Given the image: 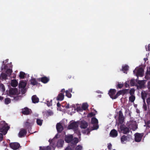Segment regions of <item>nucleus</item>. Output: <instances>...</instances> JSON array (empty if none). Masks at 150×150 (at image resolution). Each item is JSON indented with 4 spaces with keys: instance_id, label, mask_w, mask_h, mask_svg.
I'll list each match as a JSON object with an SVG mask.
<instances>
[{
    "instance_id": "nucleus-1",
    "label": "nucleus",
    "mask_w": 150,
    "mask_h": 150,
    "mask_svg": "<svg viewBox=\"0 0 150 150\" xmlns=\"http://www.w3.org/2000/svg\"><path fill=\"white\" fill-rule=\"evenodd\" d=\"M9 128V127L8 126L7 124L4 121L0 123V132L2 134L0 133V141H2L3 139L2 134L5 135Z\"/></svg>"
},
{
    "instance_id": "nucleus-2",
    "label": "nucleus",
    "mask_w": 150,
    "mask_h": 150,
    "mask_svg": "<svg viewBox=\"0 0 150 150\" xmlns=\"http://www.w3.org/2000/svg\"><path fill=\"white\" fill-rule=\"evenodd\" d=\"M116 92V90L115 89H110L109 90L108 94L110 97V98L112 99H116L118 97V96H117V93L115 95Z\"/></svg>"
},
{
    "instance_id": "nucleus-3",
    "label": "nucleus",
    "mask_w": 150,
    "mask_h": 150,
    "mask_svg": "<svg viewBox=\"0 0 150 150\" xmlns=\"http://www.w3.org/2000/svg\"><path fill=\"white\" fill-rule=\"evenodd\" d=\"M91 123L93 124V126L92 127V130L97 129L99 127L98 125V120L95 117H93L91 119Z\"/></svg>"
},
{
    "instance_id": "nucleus-4",
    "label": "nucleus",
    "mask_w": 150,
    "mask_h": 150,
    "mask_svg": "<svg viewBox=\"0 0 150 150\" xmlns=\"http://www.w3.org/2000/svg\"><path fill=\"white\" fill-rule=\"evenodd\" d=\"M120 129L122 132L125 134L129 133L130 132L129 128L126 126V125L124 124H122L121 125Z\"/></svg>"
},
{
    "instance_id": "nucleus-5",
    "label": "nucleus",
    "mask_w": 150,
    "mask_h": 150,
    "mask_svg": "<svg viewBox=\"0 0 150 150\" xmlns=\"http://www.w3.org/2000/svg\"><path fill=\"white\" fill-rule=\"evenodd\" d=\"M49 142H50V146H47V150H51L52 149L54 150L56 147L55 143L54 140L52 139L51 140H49Z\"/></svg>"
},
{
    "instance_id": "nucleus-6",
    "label": "nucleus",
    "mask_w": 150,
    "mask_h": 150,
    "mask_svg": "<svg viewBox=\"0 0 150 150\" xmlns=\"http://www.w3.org/2000/svg\"><path fill=\"white\" fill-rule=\"evenodd\" d=\"M78 127V122H76L71 123L68 126L69 129H73L74 130L77 129Z\"/></svg>"
},
{
    "instance_id": "nucleus-7",
    "label": "nucleus",
    "mask_w": 150,
    "mask_h": 150,
    "mask_svg": "<svg viewBox=\"0 0 150 150\" xmlns=\"http://www.w3.org/2000/svg\"><path fill=\"white\" fill-rule=\"evenodd\" d=\"M144 134L137 133L134 134V140L136 142H139L141 141L143 137Z\"/></svg>"
},
{
    "instance_id": "nucleus-8",
    "label": "nucleus",
    "mask_w": 150,
    "mask_h": 150,
    "mask_svg": "<svg viewBox=\"0 0 150 150\" xmlns=\"http://www.w3.org/2000/svg\"><path fill=\"white\" fill-rule=\"evenodd\" d=\"M18 89L16 88H11L9 90L8 95L10 97L17 94Z\"/></svg>"
},
{
    "instance_id": "nucleus-9",
    "label": "nucleus",
    "mask_w": 150,
    "mask_h": 150,
    "mask_svg": "<svg viewBox=\"0 0 150 150\" xmlns=\"http://www.w3.org/2000/svg\"><path fill=\"white\" fill-rule=\"evenodd\" d=\"M10 147L13 149H18L19 147H21L20 144L18 142L11 143L10 144Z\"/></svg>"
},
{
    "instance_id": "nucleus-10",
    "label": "nucleus",
    "mask_w": 150,
    "mask_h": 150,
    "mask_svg": "<svg viewBox=\"0 0 150 150\" xmlns=\"http://www.w3.org/2000/svg\"><path fill=\"white\" fill-rule=\"evenodd\" d=\"M129 89H124L120 90L117 91V96L118 97L121 95H123L128 93H129Z\"/></svg>"
},
{
    "instance_id": "nucleus-11",
    "label": "nucleus",
    "mask_w": 150,
    "mask_h": 150,
    "mask_svg": "<svg viewBox=\"0 0 150 150\" xmlns=\"http://www.w3.org/2000/svg\"><path fill=\"white\" fill-rule=\"evenodd\" d=\"M31 110L27 107H25L22 109V113L24 115H28L31 113Z\"/></svg>"
},
{
    "instance_id": "nucleus-12",
    "label": "nucleus",
    "mask_w": 150,
    "mask_h": 150,
    "mask_svg": "<svg viewBox=\"0 0 150 150\" xmlns=\"http://www.w3.org/2000/svg\"><path fill=\"white\" fill-rule=\"evenodd\" d=\"M118 115L119 122L120 123H122L124 121V117L123 113L121 110H120L119 112Z\"/></svg>"
},
{
    "instance_id": "nucleus-13",
    "label": "nucleus",
    "mask_w": 150,
    "mask_h": 150,
    "mask_svg": "<svg viewBox=\"0 0 150 150\" xmlns=\"http://www.w3.org/2000/svg\"><path fill=\"white\" fill-rule=\"evenodd\" d=\"M56 129L58 132H61L63 130V127L60 123H58L56 125Z\"/></svg>"
},
{
    "instance_id": "nucleus-14",
    "label": "nucleus",
    "mask_w": 150,
    "mask_h": 150,
    "mask_svg": "<svg viewBox=\"0 0 150 150\" xmlns=\"http://www.w3.org/2000/svg\"><path fill=\"white\" fill-rule=\"evenodd\" d=\"M27 131L24 129H22L19 132L18 135L19 137H22L24 136L27 134Z\"/></svg>"
},
{
    "instance_id": "nucleus-15",
    "label": "nucleus",
    "mask_w": 150,
    "mask_h": 150,
    "mask_svg": "<svg viewBox=\"0 0 150 150\" xmlns=\"http://www.w3.org/2000/svg\"><path fill=\"white\" fill-rule=\"evenodd\" d=\"M138 85L137 86L138 89H142L144 87V83L143 80H139L138 81Z\"/></svg>"
},
{
    "instance_id": "nucleus-16",
    "label": "nucleus",
    "mask_w": 150,
    "mask_h": 150,
    "mask_svg": "<svg viewBox=\"0 0 150 150\" xmlns=\"http://www.w3.org/2000/svg\"><path fill=\"white\" fill-rule=\"evenodd\" d=\"M110 136L112 137H116L117 136V132L115 129H113L110 131Z\"/></svg>"
},
{
    "instance_id": "nucleus-17",
    "label": "nucleus",
    "mask_w": 150,
    "mask_h": 150,
    "mask_svg": "<svg viewBox=\"0 0 150 150\" xmlns=\"http://www.w3.org/2000/svg\"><path fill=\"white\" fill-rule=\"evenodd\" d=\"M73 138V136L72 135L66 136L65 138V141L67 143H69L71 142Z\"/></svg>"
},
{
    "instance_id": "nucleus-18",
    "label": "nucleus",
    "mask_w": 150,
    "mask_h": 150,
    "mask_svg": "<svg viewBox=\"0 0 150 150\" xmlns=\"http://www.w3.org/2000/svg\"><path fill=\"white\" fill-rule=\"evenodd\" d=\"M28 120H29L25 123V127L28 129V131L30 133V131L31 130L32 128L31 123L28 121Z\"/></svg>"
},
{
    "instance_id": "nucleus-19",
    "label": "nucleus",
    "mask_w": 150,
    "mask_h": 150,
    "mask_svg": "<svg viewBox=\"0 0 150 150\" xmlns=\"http://www.w3.org/2000/svg\"><path fill=\"white\" fill-rule=\"evenodd\" d=\"M64 95L62 93H60L57 97L56 100L58 101H62L64 98Z\"/></svg>"
},
{
    "instance_id": "nucleus-20",
    "label": "nucleus",
    "mask_w": 150,
    "mask_h": 150,
    "mask_svg": "<svg viewBox=\"0 0 150 150\" xmlns=\"http://www.w3.org/2000/svg\"><path fill=\"white\" fill-rule=\"evenodd\" d=\"M87 123L85 121H82L81 122L80 127L82 129H85L88 126Z\"/></svg>"
},
{
    "instance_id": "nucleus-21",
    "label": "nucleus",
    "mask_w": 150,
    "mask_h": 150,
    "mask_svg": "<svg viewBox=\"0 0 150 150\" xmlns=\"http://www.w3.org/2000/svg\"><path fill=\"white\" fill-rule=\"evenodd\" d=\"M32 102L35 103H38L39 101V99L36 95L33 96L32 97Z\"/></svg>"
},
{
    "instance_id": "nucleus-22",
    "label": "nucleus",
    "mask_w": 150,
    "mask_h": 150,
    "mask_svg": "<svg viewBox=\"0 0 150 150\" xmlns=\"http://www.w3.org/2000/svg\"><path fill=\"white\" fill-rule=\"evenodd\" d=\"M144 70L142 68H140L137 70V74L141 76H142L143 75Z\"/></svg>"
},
{
    "instance_id": "nucleus-23",
    "label": "nucleus",
    "mask_w": 150,
    "mask_h": 150,
    "mask_svg": "<svg viewBox=\"0 0 150 150\" xmlns=\"http://www.w3.org/2000/svg\"><path fill=\"white\" fill-rule=\"evenodd\" d=\"M18 85V82L16 79L12 80L11 82V85L13 87H16Z\"/></svg>"
},
{
    "instance_id": "nucleus-24",
    "label": "nucleus",
    "mask_w": 150,
    "mask_h": 150,
    "mask_svg": "<svg viewBox=\"0 0 150 150\" xmlns=\"http://www.w3.org/2000/svg\"><path fill=\"white\" fill-rule=\"evenodd\" d=\"M8 75L4 73H2L0 75V78L1 79L6 80L7 79Z\"/></svg>"
},
{
    "instance_id": "nucleus-25",
    "label": "nucleus",
    "mask_w": 150,
    "mask_h": 150,
    "mask_svg": "<svg viewBox=\"0 0 150 150\" xmlns=\"http://www.w3.org/2000/svg\"><path fill=\"white\" fill-rule=\"evenodd\" d=\"M26 85V83L25 82L23 81H21L19 84V86L21 88H24Z\"/></svg>"
},
{
    "instance_id": "nucleus-26",
    "label": "nucleus",
    "mask_w": 150,
    "mask_h": 150,
    "mask_svg": "<svg viewBox=\"0 0 150 150\" xmlns=\"http://www.w3.org/2000/svg\"><path fill=\"white\" fill-rule=\"evenodd\" d=\"M30 83L33 85H35L38 84V82L36 81L35 79L33 78L32 79L30 80Z\"/></svg>"
},
{
    "instance_id": "nucleus-27",
    "label": "nucleus",
    "mask_w": 150,
    "mask_h": 150,
    "mask_svg": "<svg viewBox=\"0 0 150 150\" xmlns=\"http://www.w3.org/2000/svg\"><path fill=\"white\" fill-rule=\"evenodd\" d=\"M129 67L127 65H125L122 67V70L124 73H126V72L128 70Z\"/></svg>"
},
{
    "instance_id": "nucleus-28",
    "label": "nucleus",
    "mask_w": 150,
    "mask_h": 150,
    "mask_svg": "<svg viewBox=\"0 0 150 150\" xmlns=\"http://www.w3.org/2000/svg\"><path fill=\"white\" fill-rule=\"evenodd\" d=\"M127 137L125 135H123L121 137V140L122 143H124L125 141L127 140Z\"/></svg>"
},
{
    "instance_id": "nucleus-29",
    "label": "nucleus",
    "mask_w": 150,
    "mask_h": 150,
    "mask_svg": "<svg viewBox=\"0 0 150 150\" xmlns=\"http://www.w3.org/2000/svg\"><path fill=\"white\" fill-rule=\"evenodd\" d=\"M64 143V141L62 140H59L57 143V146L58 147H62Z\"/></svg>"
},
{
    "instance_id": "nucleus-30",
    "label": "nucleus",
    "mask_w": 150,
    "mask_h": 150,
    "mask_svg": "<svg viewBox=\"0 0 150 150\" xmlns=\"http://www.w3.org/2000/svg\"><path fill=\"white\" fill-rule=\"evenodd\" d=\"M42 120H40L39 119H37L36 120V123L37 124L40 126L42 125Z\"/></svg>"
},
{
    "instance_id": "nucleus-31",
    "label": "nucleus",
    "mask_w": 150,
    "mask_h": 150,
    "mask_svg": "<svg viewBox=\"0 0 150 150\" xmlns=\"http://www.w3.org/2000/svg\"><path fill=\"white\" fill-rule=\"evenodd\" d=\"M71 142L73 144L76 145L78 142V139L77 138H74L73 139Z\"/></svg>"
},
{
    "instance_id": "nucleus-32",
    "label": "nucleus",
    "mask_w": 150,
    "mask_h": 150,
    "mask_svg": "<svg viewBox=\"0 0 150 150\" xmlns=\"http://www.w3.org/2000/svg\"><path fill=\"white\" fill-rule=\"evenodd\" d=\"M135 99V96L134 95H131L129 98V100L131 102H133Z\"/></svg>"
},
{
    "instance_id": "nucleus-33",
    "label": "nucleus",
    "mask_w": 150,
    "mask_h": 150,
    "mask_svg": "<svg viewBox=\"0 0 150 150\" xmlns=\"http://www.w3.org/2000/svg\"><path fill=\"white\" fill-rule=\"evenodd\" d=\"M88 105L87 103H84L82 106V109L84 110H86L88 108Z\"/></svg>"
},
{
    "instance_id": "nucleus-34",
    "label": "nucleus",
    "mask_w": 150,
    "mask_h": 150,
    "mask_svg": "<svg viewBox=\"0 0 150 150\" xmlns=\"http://www.w3.org/2000/svg\"><path fill=\"white\" fill-rule=\"evenodd\" d=\"M25 74L23 72L20 71V74L19 75V77L21 79H23L25 77Z\"/></svg>"
},
{
    "instance_id": "nucleus-35",
    "label": "nucleus",
    "mask_w": 150,
    "mask_h": 150,
    "mask_svg": "<svg viewBox=\"0 0 150 150\" xmlns=\"http://www.w3.org/2000/svg\"><path fill=\"white\" fill-rule=\"evenodd\" d=\"M4 102L5 104H8L11 102V99L9 98H6L5 99Z\"/></svg>"
},
{
    "instance_id": "nucleus-36",
    "label": "nucleus",
    "mask_w": 150,
    "mask_h": 150,
    "mask_svg": "<svg viewBox=\"0 0 150 150\" xmlns=\"http://www.w3.org/2000/svg\"><path fill=\"white\" fill-rule=\"evenodd\" d=\"M41 81L44 83H47V77H42L41 78Z\"/></svg>"
},
{
    "instance_id": "nucleus-37",
    "label": "nucleus",
    "mask_w": 150,
    "mask_h": 150,
    "mask_svg": "<svg viewBox=\"0 0 150 150\" xmlns=\"http://www.w3.org/2000/svg\"><path fill=\"white\" fill-rule=\"evenodd\" d=\"M66 96L69 98H71V94L68 91H65Z\"/></svg>"
},
{
    "instance_id": "nucleus-38",
    "label": "nucleus",
    "mask_w": 150,
    "mask_h": 150,
    "mask_svg": "<svg viewBox=\"0 0 150 150\" xmlns=\"http://www.w3.org/2000/svg\"><path fill=\"white\" fill-rule=\"evenodd\" d=\"M12 72V70L10 69H7L6 71V73L9 76H10L11 75Z\"/></svg>"
},
{
    "instance_id": "nucleus-39",
    "label": "nucleus",
    "mask_w": 150,
    "mask_h": 150,
    "mask_svg": "<svg viewBox=\"0 0 150 150\" xmlns=\"http://www.w3.org/2000/svg\"><path fill=\"white\" fill-rule=\"evenodd\" d=\"M53 115V113L52 110H49L47 111V116H52Z\"/></svg>"
},
{
    "instance_id": "nucleus-40",
    "label": "nucleus",
    "mask_w": 150,
    "mask_h": 150,
    "mask_svg": "<svg viewBox=\"0 0 150 150\" xmlns=\"http://www.w3.org/2000/svg\"><path fill=\"white\" fill-rule=\"evenodd\" d=\"M135 81L134 79H132L130 81V83L131 86H134L135 85Z\"/></svg>"
},
{
    "instance_id": "nucleus-41",
    "label": "nucleus",
    "mask_w": 150,
    "mask_h": 150,
    "mask_svg": "<svg viewBox=\"0 0 150 150\" xmlns=\"http://www.w3.org/2000/svg\"><path fill=\"white\" fill-rule=\"evenodd\" d=\"M75 133H76L78 136H80L81 133L80 131L78 130V129H76V130H74Z\"/></svg>"
},
{
    "instance_id": "nucleus-42",
    "label": "nucleus",
    "mask_w": 150,
    "mask_h": 150,
    "mask_svg": "<svg viewBox=\"0 0 150 150\" xmlns=\"http://www.w3.org/2000/svg\"><path fill=\"white\" fill-rule=\"evenodd\" d=\"M141 96L142 98H145L147 94L146 93H144L143 92H142L141 93Z\"/></svg>"
},
{
    "instance_id": "nucleus-43",
    "label": "nucleus",
    "mask_w": 150,
    "mask_h": 150,
    "mask_svg": "<svg viewBox=\"0 0 150 150\" xmlns=\"http://www.w3.org/2000/svg\"><path fill=\"white\" fill-rule=\"evenodd\" d=\"M135 91V90L134 89L132 88L129 91V93L131 95H133Z\"/></svg>"
},
{
    "instance_id": "nucleus-44",
    "label": "nucleus",
    "mask_w": 150,
    "mask_h": 150,
    "mask_svg": "<svg viewBox=\"0 0 150 150\" xmlns=\"http://www.w3.org/2000/svg\"><path fill=\"white\" fill-rule=\"evenodd\" d=\"M146 74V76H150V67H149L147 69Z\"/></svg>"
},
{
    "instance_id": "nucleus-45",
    "label": "nucleus",
    "mask_w": 150,
    "mask_h": 150,
    "mask_svg": "<svg viewBox=\"0 0 150 150\" xmlns=\"http://www.w3.org/2000/svg\"><path fill=\"white\" fill-rule=\"evenodd\" d=\"M123 84H122V83H119L117 85V88H120V89H121V88L123 86Z\"/></svg>"
},
{
    "instance_id": "nucleus-46",
    "label": "nucleus",
    "mask_w": 150,
    "mask_h": 150,
    "mask_svg": "<svg viewBox=\"0 0 150 150\" xmlns=\"http://www.w3.org/2000/svg\"><path fill=\"white\" fill-rule=\"evenodd\" d=\"M82 148V146L79 145L77 146L76 148V150H81Z\"/></svg>"
},
{
    "instance_id": "nucleus-47",
    "label": "nucleus",
    "mask_w": 150,
    "mask_h": 150,
    "mask_svg": "<svg viewBox=\"0 0 150 150\" xmlns=\"http://www.w3.org/2000/svg\"><path fill=\"white\" fill-rule=\"evenodd\" d=\"M143 108L144 110L146 111L147 110V106L146 103H144V104H143Z\"/></svg>"
},
{
    "instance_id": "nucleus-48",
    "label": "nucleus",
    "mask_w": 150,
    "mask_h": 150,
    "mask_svg": "<svg viewBox=\"0 0 150 150\" xmlns=\"http://www.w3.org/2000/svg\"><path fill=\"white\" fill-rule=\"evenodd\" d=\"M146 101L148 106H150V97L146 99Z\"/></svg>"
},
{
    "instance_id": "nucleus-49",
    "label": "nucleus",
    "mask_w": 150,
    "mask_h": 150,
    "mask_svg": "<svg viewBox=\"0 0 150 150\" xmlns=\"http://www.w3.org/2000/svg\"><path fill=\"white\" fill-rule=\"evenodd\" d=\"M40 150H47V147L40 146Z\"/></svg>"
},
{
    "instance_id": "nucleus-50",
    "label": "nucleus",
    "mask_w": 150,
    "mask_h": 150,
    "mask_svg": "<svg viewBox=\"0 0 150 150\" xmlns=\"http://www.w3.org/2000/svg\"><path fill=\"white\" fill-rule=\"evenodd\" d=\"M52 105V100H51L50 102L47 101V106H50Z\"/></svg>"
},
{
    "instance_id": "nucleus-51",
    "label": "nucleus",
    "mask_w": 150,
    "mask_h": 150,
    "mask_svg": "<svg viewBox=\"0 0 150 150\" xmlns=\"http://www.w3.org/2000/svg\"><path fill=\"white\" fill-rule=\"evenodd\" d=\"M19 97L18 96H16L14 97L13 99L14 100L16 101H17L19 99Z\"/></svg>"
},
{
    "instance_id": "nucleus-52",
    "label": "nucleus",
    "mask_w": 150,
    "mask_h": 150,
    "mask_svg": "<svg viewBox=\"0 0 150 150\" xmlns=\"http://www.w3.org/2000/svg\"><path fill=\"white\" fill-rule=\"evenodd\" d=\"M82 109V107H77L76 109L77 111H81Z\"/></svg>"
},
{
    "instance_id": "nucleus-53",
    "label": "nucleus",
    "mask_w": 150,
    "mask_h": 150,
    "mask_svg": "<svg viewBox=\"0 0 150 150\" xmlns=\"http://www.w3.org/2000/svg\"><path fill=\"white\" fill-rule=\"evenodd\" d=\"M0 86L1 87L2 89L4 91L5 90V87H4V86L3 84H1L0 85Z\"/></svg>"
},
{
    "instance_id": "nucleus-54",
    "label": "nucleus",
    "mask_w": 150,
    "mask_h": 150,
    "mask_svg": "<svg viewBox=\"0 0 150 150\" xmlns=\"http://www.w3.org/2000/svg\"><path fill=\"white\" fill-rule=\"evenodd\" d=\"M112 146V144L110 143L109 144H108V149L110 150Z\"/></svg>"
},
{
    "instance_id": "nucleus-55",
    "label": "nucleus",
    "mask_w": 150,
    "mask_h": 150,
    "mask_svg": "<svg viewBox=\"0 0 150 150\" xmlns=\"http://www.w3.org/2000/svg\"><path fill=\"white\" fill-rule=\"evenodd\" d=\"M125 86L126 88H127L129 87V85L126 82L125 83Z\"/></svg>"
},
{
    "instance_id": "nucleus-56",
    "label": "nucleus",
    "mask_w": 150,
    "mask_h": 150,
    "mask_svg": "<svg viewBox=\"0 0 150 150\" xmlns=\"http://www.w3.org/2000/svg\"><path fill=\"white\" fill-rule=\"evenodd\" d=\"M65 150H72V149L69 146H68L66 148Z\"/></svg>"
},
{
    "instance_id": "nucleus-57",
    "label": "nucleus",
    "mask_w": 150,
    "mask_h": 150,
    "mask_svg": "<svg viewBox=\"0 0 150 150\" xmlns=\"http://www.w3.org/2000/svg\"><path fill=\"white\" fill-rule=\"evenodd\" d=\"M69 104H67L65 106V108L67 109H68L69 108Z\"/></svg>"
},
{
    "instance_id": "nucleus-58",
    "label": "nucleus",
    "mask_w": 150,
    "mask_h": 150,
    "mask_svg": "<svg viewBox=\"0 0 150 150\" xmlns=\"http://www.w3.org/2000/svg\"><path fill=\"white\" fill-rule=\"evenodd\" d=\"M89 115L91 117H92L95 115V114L92 112H91L89 114Z\"/></svg>"
},
{
    "instance_id": "nucleus-59",
    "label": "nucleus",
    "mask_w": 150,
    "mask_h": 150,
    "mask_svg": "<svg viewBox=\"0 0 150 150\" xmlns=\"http://www.w3.org/2000/svg\"><path fill=\"white\" fill-rule=\"evenodd\" d=\"M61 92H62L61 93H62L64 94V93L65 92L64 89L63 88L61 90Z\"/></svg>"
},
{
    "instance_id": "nucleus-60",
    "label": "nucleus",
    "mask_w": 150,
    "mask_h": 150,
    "mask_svg": "<svg viewBox=\"0 0 150 150\" xmlns=\"http://www.w3.org/2000/svg\"><path fill=\"white\" fill-rule=\"evenodd\" d=\"M57 106L59 107H60L61 106V105L60 104V103L59 102H58L57 103Z\"/></svg>"
},
{
    "instance_id": "nucleus-61",
    "label": "nucleus",
    "mask_w": 150,
    "mask_h": 150,
    "mask_svg": "<svg viewBox=\"0 0 150 150\" xmlns=\"http://www.w3.org/2000/svg\"><path fill=\"white\" fill-rule=\"evenodd\" d=\"M148 88L149 89H150V82L148 83Z\"/></svg>"
},
{
    "instance_id": "nucleus-62",
    "label": "nucleus",
    "mask_w": 150,
    "mask_h": 150,
    "mask_svg": "<svg viewBox=\"0 0 150 150\" xmlns=\"http://www.w3.org/2000/svg\"><path fill=\"white\" fill-rule=\"evenodd\" d=\"M67 91H69V92L70 93V92H72V88H70V89H69Z\"/></svg>"
},
{
    "instance_id": "nucleus-63",
    "label": "nucleus",
    "mask_w": 150,
    "mask_h": 150,
    "mask_svg": "<svg viewBox=\"0 0 150 150\" xmlns=\"http://www.w3.org/2000/svg\"><path fill=\"white\" fill-rule=\"evenodd\" d=\"M148 126L149 127H150V121H149L148 122Z\"/></svg>"
},
{
    "instance_id": "nucleus-64",
    "label": "nucleus",
    "mask_w": 150,
    "mask_h": 150,
    "mask_svg": "<svg viewBox=\"0 0 150 150\" xmlns=\"http://www.w3.org/2000/svg\"><path fill=\"white\" fill-rule=\"evenodd\" d=\"M148 50L149 51L150 50V44H149L148 46Z\"/></svg>"
}]
</instances>
